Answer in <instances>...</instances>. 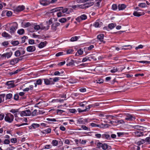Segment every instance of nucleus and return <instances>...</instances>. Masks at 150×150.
I'll return each instance as SVG.
<instances>
[{"label": "nucleus", "mask_w": 150, "mask_h": 150, "mask_svg": "<svg viewBox=\"0 0 150 150\" xmlns=\"http://www.w3.org/2000/svg\"><path fill=\"white\" fill-rule=\"evenodd\" d=\"M96 145L98 148L101 147L104 150H109L111 149L110 146L105 143L102 144L101 142H98L97 143Z\"/></svg>", "instance_id": "1"}, {"label": "nucleus", "mask_w": 150, "mask_h": 150, "mask_svg": "<svg viewBox=\"0 0 150 150\" xmlns=\"http://www.w3.org/2000/svg\"><path fill=\"white\" fill-rule=\"evenodd\" d=\"M14 118V116L11 113H8L6 114L4 117V120L6 122L10 123L13 122Z\"/></svg>", "instance_id": "2"}, {"label": "nucleus", "mask_w": 150, "mask_h": 150, "mask_svg": "<svg viewBox=\"0 0 150 150\" xmlns=\"http://www.w3.org/2000/svg\"><path fill=\"white\" fill-rule=\"evenodd\" d=\"M32 26L34 28V29L36 30H38L40 29L42 30H47L49 29L50 27L49 25H48L46 27L45 26H43L42 25L40 26L39 25H36L35 24L33 25Z\"/></svg>", "instance_id": "3"}, {"label": "nucleus", "mask_w": 150, "mask_h": 150, "mask_svg": "<svg viewBox=\"0 0 150 150\" xmlns=\"http://www.w3.org/2000/svg\"><path fill=\"white\" fill-rule=\"evenodd\" d=\"M18 25L16 23H13V25L10 27L9 32L11 34L14 33L18 28Z\"/></svg>", "instance_id": "4"}, {"label": "nucleus", "mask_w": 150, "mask_h": 150, "mask_svg": "<svg viewBox=\"0 0 150 150\" xmlns=\"http://www.w3.org/2000/svg\"><path fill=\"white\" fill-rule=\"evenodd\" d=\"M20 114L21 117L30 116L31 115V112L29 110H28L21 111Z\"/></svg>", "instance_id": "5"}, {"label": "nucleus", "mask_w": 150, "mask_h": 150, "mask_svg": "<svg viewBox=\"0 0 150 150\" xmlns=\"http://www.w3.org/2000/svg\"><path fill=\"white\" fill-rule=\"evenodd\" d=\"M93 4L94 3L93 2H91L81 5H79V8L82 9L86 8L92 6Z\"/></svg>", "instance_id": "6"}, {"label": "nucleus", "mask_w": 150, "mask_h": 150, "mask_svg": "<svg viewBox=\"0 0 150 150\" xmlns=\"http://www.w3.org/2000/svg\"><path fill=\"white\" fill-rule=\"evenodd\" d=\"M60 23L58 22H56L53 23L51 26V29L53 31H55L57 28V27L59 25Z\"/></svg>", "instance_id": "7"}, {"label": "nucleus", "mask_w": 150, "mask_h": 150, "mask_svg": "<svg viewBox=\"0 0 150 150\" xmlns=\"http://www.w3.org/2000/svg\"><path fill=\"white\" fill-rule=\"evenodd\" d=\"M21 60L18 58H15L12 59L10 62V63L11 65H14L18 62L19 60Z\"/></svg>", "instance_id": "8"}, {"label": "nucleus", "mask_w": 150, "mask_h": 150, "mask_svg": "<svg viewBox=\"0 0 150 150\" xmlns=\"http://www.w3.org/2000/svg\"><path fill=\"white\" fill-rule=\"evenodd\" d=\"M14 81H7L6 82V84L9 86L10 87H14L16 86V85H15L14 83Z\"/></svg>", "instance_id": "9"}, {"label": "nucleus", "mask_w": 150, "mask_h": 150, "mask_svg": "<svg viewBox=\"0 0 150 150\" xmlns=\"http://www.w3.org/2000/svg\"><path fill=\"white\" fill-rule=\"evenodd\" d=\"M67 66H70L74 64L75 61L72 59H68L67 60Z\"/></svg>", "instance_id": "10"}, {"label": "nucleus", "mask_w": 150, "mask_h": 150, "mask_svg": "<svg viewBox=\"0 0 150 150\" xmlns=\"http://www.w3.org/2000/svg\"><path fill=\"white\" fill-rule=\"evenodd\" d=\"M12 55V52H7L2 54L1 56L2 57H4L5 58L7 57V58H10Z\"/></svg>", "instance_id": "11"}, {"label": "nucleus", "mask_w": 150, "mask_h": 150, "mask_svg": "<svg viewBox=\"0 0 150 150\" xmlns=\"http://www.w3.org/2000/svg\"><path fill=\"white\" fill-rule=\"evenodd\" d=\"M133 127L135 129H137L142 130V131H144L145 129H146V128L144 127H142V126L139 125H135L133 126Z\"/></svg>", "instance_id": "12"}, {"label": "nucleus", "mask_w": 150, "mask_h": 150, "mask_svg": "<svg viewBox=\"0 0 150 150\" xmlns=\"http://www.w3.org/2000/svg\"><path fill=\"white\" fill-rule=\"evenodd\" d=\"M25 8V7L23 6H20L17 7L14 9L15 11L20 12L23 10Z\"/></svg>", "instance_id": "13"}, {"label": "nucleus", "mask_w": 150, "mask_h": 150, "mask_svg": "<svg viewBox=\"0 0 150 150\" xmlns=\"http://www.w3.org/2000/svg\"><path fill=\"white\" fill-rule=\"evenodd\" d=\"M87 18V16L85 14H83L80 17H79L76 18V20L78 21H80V20H83L86 19Z\"/></svg>", "instance_id": "14"}, {"label": "nucleus", "mask_w": 150, "mask_h": 150, "mask_svg": "<svg viewBox=\"0 0 150 150\" xmlns=\"http://www.w3.org/2000/svg\"><path fill=\"white\" fill-rule=\"evenodd\" d=\"M26 49L27 51L29 52H32L35 50L36 48L35 46H28L27 48Z\"/></svg>", "instance_id": "15"}, {"label": "nucleus", "mask_w": 150, "mask_h": 150, "mask_svg": "<svg viewBox=\"0 0 150 150\" xmlns=\"http://www.w3.org/2000/svg\"><path fill=\"white\" fill-rule=\"evenodd\" d=\"M145 13L143 12H138L137 11H134L133 13V15L139 17L142 15H144Z\"/></svg>", "instance_id": "16"}, {"label": "nucleus", "mask_w": 150, "mask_h": 150, "mask_svg": "<svg viewBox=\"0 0 150 150\" xmlns=\"http://www.w3.org/2000/svg\"><path fill=\"white\" fill-rule=\"evenodd\" d=\"M133 119H134V117H133V116L129 114H128L126 115V117L125 120H127L132 121Z\"/></svg>", "instance_id": "17"}, {"label": "nucleus", "mask_w": 150, "mask_h": 150, "mask_svg": "<svg viewBox=\"0 0 150 150\" xmlns=\"http://www.w3.org/2000/svg\"><path fill=\"white\" fill-rule=\"evenodd\" d=\"M40 3L43 6H46L49 5L50 2L48 1L42 0L40 1Z\"/></svg>", "instance_id": "18"}, {"label": "nucleus", "mask_w": 150, "mask_h": 150, "mask_svg": "<svg viewBox=\"0 0 150 150\" xmlns=\"http://www.w3.org/2000/svg\"><path fill=\"white\" fill-rule=\"evenodd\" d=\"M135 134V136L136 137H140L143 136L144 135V133L143 132L137 131L134 132Z\"/></svg>", "instance_id": "19"}, {"label": "nucleus", "mask_w": 150, "mask_h": 150, "mask_svg": "<svg viewBox=\"0 0 150 150\" xmlns=\"http://www.w3.org/2000/svg\"><path fill=\"white\" fill-rule=\"evenodd\" d=\"M47 43V42L46 41L41 42L39 44L38 47L40 48H42L46 45Z\"/></svg>", "instance_id": "20"}, {"label": "nucleus", "mask_w": 150, "mask_h": 150, "mask_svg": "<svg viewBox=\"0 0 150 150\" xmlns=\"http://www.w3.org/2000/svg\"><path fill=\"white\" fill-rule=\"evenodd\" d=\"M125 5L124 4H119L118 6V8L119 10H122L124 9L126 7Z\"/></svg>", "instance_id": "21"}, {"label": "nucleus", "mask_w": 150, "mask_h": 150, "mask_svg": "<svg viewBox=\"0 0 150 150\" xmlns=\"http://www.w3.org/2000/svg\"><path fill=\"white\" fill-rule=\"evenodd\" d=\"M104 38L103 34H100L98 35L97 36V38L100 41L103 42L104 43L105 42H103V40Z\"/></svg>", "instance_id": "22"}, {"label": "nucleus", "mask_w": 150, "mask_h": 150, "mask_svg": "<svg viewBox=\"0 0 150 150\" xmlns=\"http://www.w3.org/2000/svg\"><path fill=\"white\" fill-rule=\"evenodd\" d=\"M102 137L106 139H110V135L106 133L103 134L102 135Z\"/></svg>", "instance_id": "23"}, {"label": "nucleus", "mask_w": 150, "mask_h": 150, "mask_svg": "<svg viewBox=\"0 0 150 150\" xmlns=\"http://www.w3.org/2000/svg\"><path fill=\"white\" fill-rule=\"evenodd\" d=\"M63 8L62 7H59V8H54L53 9H52L51 10V13L54 12L56 11H58V10H61V9H63Z\"/></svg>", "instance_id": "24"}, {"label": "nucleus", "mask_w": 150, "mask_h": 150, "mask_svg": "<svg viewBox=\"0 0 150 150\" xmlns=\"http://www.w3.org/2000/svg\"><path fill=\"white\" fill-rule=\"evenodd\" d=\"M101 22H100V23L98 21H96L93 24V25L96 27H99L100 25H101Z\"/></svg>", "instance_id": "25"}, {"label": "nucleus", "mask_w": 150, "mask_h": 150, "mask_svg": "<svg viewBox=\"0 0 150 150\" xmlns=\"http://www.w3.org/2000/svg\"><path fill=\"white\" fill-rule=\"evenodd\" d=\"M116 25L115 24L113 23H110L108 25V28L110 29L113 28Z\"/></svg>", "instance_id": "26"}, {"label": "nucleus", "mask_w": 150, "mask_h": 150, "mask_svg": "<svg viewBox=\"0 0 150 150\" xmlns=\"http://www.w3.org/2000/svg\"><path fill=\"white\" fill-rule=\"evenodd\" d=\"M115 123H117L119 124H124L125 122L123 120H117L115 121Z\"/></svg>", "instance_id": "27"}, {"label": "nucleus", "mask_w": 150, "mask_h": 150, "mask_svg": "<svg viewBox=\"0 0 150 150\" xmlns=\"http://www.w3.org/2000/svg\"><path fill=\"white\" fill-rule=\"evenodd\" d=\"M88 60L91 61V59H93L94 60H96V59L94 58V56L93 55H91L88 56Z\"/></svg>", "instance_id": "28"}, {"label": "nucleus", "mask_w": 150, "mask_h": 150, "mask_svg": "<svg viewBox=\"0 0 150 150\" xmlns=\"http://www.w3.org/2000/svg\"><path fill=\"white\" fill-rule=\"evenodd\" d=\"M78 37L75 36L72 37L70 39V41L71 42L75 41L78 40Z\"/></svg>", "instance_id": "29"}, {"label": "nucleus", "mask_w": 150, "mask_h": 150, "mask_svg": "<svg viewBox=\"0 0 150 150\" xmlns=\"http://www.w3.org/2000/svg\"><path fill=\"white\" fill-rule=\"evenodd\" d=\"M24 32V30L23 29L19 30L17 31V33L19 35L23 34Z\"/></svg>", "instance_id": "30"}, {"label": "nucleus", "mask_w": 150, "mask_h": 150, "mask_svg": "<svg viewBox=\"0 0 150 150\" xmlns=\"http://www.w3.org/2000/svg\"><path fill=\"white\" fill-rule=\"evenodd\" d=\"M2 36L5 37H9L10 35H9L7 33L4 32L2 33Z\"/></svg>", "instance_id": "31"}, {"label": "nucleus", "mask_w": 150, "mask_h": 150, "mask_svg": "<svg viewBox=\"0 0 150 150\" xmlns=\"http://www.w3.org/2000/svg\"><path fill=\"white\" fill-rule=\"evenodd\" d=\"M14 54L16 57H19L21 55V52L19 50H17L15 52Z\"/></svg>", "instance_id": "32"}, {"label": "nucleus", "mask_w": 150, "mask_h": 150, "mask_svg": "<svg viewBox=\"0 0 150 150\" xmlns=\"http://www.w3.org/2000/svg\"><path fill=\"white\" fill-rule=\"evenodd\" d=\"M67 21V19L65 18H62L60 19H59V21L61 23H64Z\"/></svg>", "instance_id": "33"}, {"label": "nucleus", "mask_w": 150, "mask_h": 150, "mask_svg": "<svg viewBox=\"0 0 150 150\" xmlns=\"http://www.w3.org/2000/svg\"><path fill=\"white\" fill-rule=\"evenodd\" d=\"M11 43L14 46H16L19 44V42L18 41H11Z\"/></svg>", "instance_id": "34"}, {"label": "nucleus", "mask_w": 150, "mask_h": 150, "mask_svg": "<svg viewBox=\"0 0 150 150\" xmlns=\"http://www.w3.org/2000/svg\"><path fill=\"white\" fill-rule=\"evenodd\" d=\"M118 69L117 67H114L111 70L110 72L112 73H114L117 72Z\"/></svg>", "instance_id": "35"}, {"label": "nucleus", "mask_w": 150, "mask_h": 150, "mask_svg": "<svg viewBox=\"0 0 150 150\" xmlns=\"http://www.w3.org/2000/svg\"><path fill=\"white\" fill-rule=\"evenodd\" d=\"M12 95L11 93L8 94L6 95V99H10L12 97Z\"/></svg>", "instance_id": "36"}, {"label": "nucleus", "mask_w": 150, "mask_h": 150, "mask_svg": "<svg viewBox=\"0 0 150 150\" xmlns=\"http://www.w3.org/2000/svg\"><path fill=\"white\" fill-rule=\"evenodd\" d=\"M46 85H50L49 79H43Z\"/></svg>", "instance_id": "37"}, {"label": "nucleus", "mask_w": 150, "mask_h": 150, "mask_svg": "<svg viewBox=\"0 0 150 150\" xmlns=\"http://www.w3.org/2000/svg\"><path fill=\"white\" fill-rule=\"evenodd\" d=\"M5 95V94L0 95V103H1L2 102V99L3 100H4Z\"/></svg>", "instance_id": "38"}, {"label": "nucleus", "mask_w": 150, "mask_h": 150, "mask_svg": "<svg viewBox=\"0 0 150 150\" xmlns=\"http://www.w3.org/2000/svg\"><path fill=\"white\" fill-rule=\"evenodd\" d=\"M57 16L58 17L63 16H64V14L61 12H59L57 13Z\"/></svg>", "instance_id": "39"}, {"label": "nucleus", "mask_w": 150, "mask_h": 150, "mask_svg": "<svg viewBox=\"0 0 150 150\" xmlns=\"http://www.w3.org/2000/svg\"><path fill=\"white\" fill-rule=\"evenodd\" d=\"M139 6L142 8L145 7L146 6V4L145 3H141L139 4Z\"/></svg>", "instance_id": "40"}, {"label": "nucleus", "mask_w": 150, "mask_h": 150, "mask_svg": "<svg viewBox=\"0 0 150 150\" xmlns=\"http://www.w3.org/2000/svg\"><path fill=\"white\" fill-rule=\"evenodd\" d=\"M77 52L79 55H82L83 53L82 49H80L77 51Z\"/></svg>", "instance_id": "41"}, {"label": "nucleus", "mask_w": 150, "mask_h": 150, "mask_svg": "<svg viewBox=\"0 0 150 150\" xmlns=\"http://www.w3.org/2000/svg\"><path fill=\"white\" fill-rule=\"evenodd\" d=\"M42 81L41 79H38L36 81V84L39 85H41L42 83Z\"/></svg>", "instance_id": "42"}, {"label": "nucleus", "mask_w": 150, "mask_h": 150, "mask_svg": "<svg viewBox=\"0 0 150 150\" xmlns=\"http://www.w3.org/2000/svg\"><path fill=\"white\" fill-rule=\"evenodd\" d=\"M37 110H35L33 112L31 113L32 116H34L37 115Z\"/></svg>", "instance_id": "43"}, {"label": "nucleus", "mask_w": 150, "mask_h": 150, "mask_svg": "<svg viewBox=\"0 0 150 150\" xmlns=\"http://www.w3.org/2000/svg\"><path fill=\"white\" fill-rule=\"evenodd\" d=\"M32 126L34 128L38 127L39 126V125L37 123H33L32 124Z\"/></svg>", "instance_id": "44"}, {"label": "nucleus", "mask_w": 150, "mask_h": 150, "mask_svg": "<svg viewBox=\"0 0 150 150\" xmlns=\"http://www.w3.org/2000/svg\"><path fill=\"white\" fill-rule=\"evenodd\" d=\"M90 124L93 127H99V125H97L94 123H91Z\"/></svg>", "instance_id": "45"}, {"label": "nucleus", "mask_w": 150, "mask_h": 150, "mask_svg": "<svg viewBox=\"0 0 150 150\" xmlns=\"http://www.w3.org/2000/svg\"><path fill=\"white\" fill-rule=\"evenodd\" d=\"M117 6L116 4H113L112 6V9L114 10H116L117 9Z\"/></svg>", "instance_id": "46"}, {"label": "nucleus", "mask_w": 150, "mask_h": 150, "mask_svg": "<svg viewBox=\"0 0 150 150\" xmlns=\"http://www.w3.org/2000/svg\"><path fill=\"white\" fill-rule=\"evenodd\" d=\"M58 144V142L56 140H54L52 141V144L54 146H56Z\"/></svg>", "instance_id": "47"}, {"label": "nucleus", "mask_w": 150, "mask_h": 150, "mask_svg": "<svg viewBox=\"0 0 150 150\" xmlns=\"http://www.w3.org/2000/svg\"><path fill=\"white\" fill-rule=\"evenodd\" d=\"M31 25V24L29 22L26 23L24 24V27H28L30 26Z\"/></svg>", "instance_id": "48"}, {"label": "nucleus", "mask_w": 150, "mask_h": 150, "mask_svg": "<svg viewBox=\"0 0 150 150\" xmlns=\"http://www.w3.org/2000/svg\"><path fill=\"white\" fill-rule=\"evenodd\" d=\"M18 111V109H12L10 111V112L13 113H15Z\"/></svg>", "instance_id": "49"}, {"label": "nucleus", "mask_w": 150, "mask_h": 150, "mask_svg": "<svg viewBox=\"0 0 150 150\" xmlns=\"http://www.w3.org/2000/svg\"><path fill=\"white\" fill-rule=\"evenodd\" d=\"M53 79L50 78L49 79V81L50 82V85L52 84H54V81H53Z\"/></svg>", "instance_id": "50"}, {"label": "nucleus", "mask_w": 150, "mask_h": 150, "mask_svg": "<svg viewBox=\"0 0 150 150\" xmlns=\"http://www.w3.org/2000/svg\"><path fill=\"white\" fill-rule=\"evenodd\" d=\"M12 13L11 11H8L6 13V15L7 16L9 17L11 16Z\"/></svg>", "instance_id": "51"}, {"label": "nucleus", "mask_w": 150, "mask_h": 150, "mask_svg": "<svg viewBox=\"0 0 150 150\" xmlns=\"http://www.w3.org/2000/svg\"><path fill=\"white\" fill-rule=\"evenodd\" d=\"M138 62L140 63H142L143 64L146 63L149 64L150 63V61H139Z\"/></svg>", "instance_id": "52"}, {"label": "nucleus", "mask_w": 150, "mask_h": 150, "mask_svg": "<svg viewBox=\"0 0 150 150\" xmlns=\"http://www.w3.org/2000/svg\"><path fill=\"white\" fill-rule=\"evenodd\" d=\"M73 51L74 50H73L69 49L67 51V54H71L73 52Z\"/></svg>", "instance_id": "53"}, {"label": "nucleus", "mask_w": 150, "mask_h": 150, "mask_svg": "<svg viewBox=\"0 0 150 150\" xmlns=\"http://www.w3.org/2000/svg\"><path fill=\"white\" fill-rule=\"evenodd\" d=\"M63 52H60L57 53L55 56L56 57H59L61 55H62L63 54Z\"/></svg>", "instance_id": "54"}, {"label": "nucleus", "mask_w": 150, "mask_h": 150, "mask_svg": "<svg viewBox=\"0 0 150 150\" xmlns=\"http://www.w3.org/2000/svg\"><path fill=\"white\" fill-rule=\"evenodd\" d=\"M10 143V141L7 139H5L4 141V144H8Z\"/></svg>", "instance_id": "55"}, {"label": "nucleus", "mask_w": 150, "mask_h": 150, "mask_svg": "<svg viewBox=\"0 0 150 150\" xmlns=\"http://www.w3.org/2000/svg\"><path fill=\"white\" fill-rule=\"evenodd\" d=\"M95 136L98 138H100L101 137H102V135H101L100 134H96L95 135Z\"/></svg>", "instance_id": "56"}, {"label": "nucleus", "mask_w": 150, "mask_h": 150, "mask_svg": "<svg viewBox=\"0 0 150 150\" xmlns=\"http://www.w3.org/2000/svg\"><path fill=\"white\" fill-rule=\"evenodd\" d=\"M81 128L84 130H88V128L85 125H82L81 126Z\"/></svg>", "instance_id": "57"}, {"label": "nucleus", "mask_w": 150, "mask_h": 150, "mask_svg": "<svg viewBox=\"0 0 150 150\" xmlns=\"http://www.w3.org/2000/svg\"><path fill=\"white\" fill-rule=\"evenodd\" d=\"M93 107H94L93 105V104L89 105L88 106V108H86L87 111H88L90 110V108Z\"/></svg>", "instance_id": "58"}, {"label": "nucleus", "mask_w": 150, "mask_h": 150, "mask_svg": "<svg viewBox=\"0 0 150 150\" xmlns=\"http://www.w3.org/2000/svg\"><path fill=\"white\" fill-rule=\"evenodd\" d=\"M69 111L71 113H74L76 111V110L74 109H70Z\"/></svg>", "instance_id": "59"}, {"label": "nucleus", "mask_w": 150, "mask_h": 150, "mask_svg": "<svg viewBox=\"0 0 150 150\" xmlns=\"http://www.w3.org/2000/svg\"><path fill=\"white\" fill-rule=\"evenodd\" d=\"M45 147L46 149H50L51 148L52 146L51 145H46L45 146Z\"/></svg>", "instance_id": "60"}, {"label": "nucleus", "mask_w": 150, "mask_h": 150, "mask_svg": "<svg viewBox=\"0 0 150 150\" xmlns=\"http://www.w3.org/2000/svg\"><path fill=\"white\" fill-rule=\"evenodd\" d=\"M11 142L12 143H15L17 142V139L16 138H12L11 139Z\"/></svg>", "instance_id": "61"}, {"label": "nucleus", "mask_w": 150, "mask_h": 150, "mask_svg": "<svg viewBox=\"0 0 150 150\" xmlns=\"http://www.w3.org/2000/svg\"><path fill=\"white\" fill-rule=\"evenodd\" d=\"M8 44V42L7 41L4 42L2 43V45L4 46H7Z\"/></svg>", "instance_id": "62"}, {"label": "nucleus", "mask_w": 150, "mask_h": 150, "mask_svg": "<svg viewBox=\"0 0 150 150\" xmlns=\"http://www.w3.org/2000/svg\"><path fill=\"white\" fill-rule=\"evenodd\" d=\"M44 131L46 133H49L51 132V129L49 128H48L45 130Z\"/></svg>", "instance_id": "63"}, {"label": "nucleus", "mask_w": 150, "mask_h": 150, "mask_svg": "<svg viewBox=\"0 0 150 150\" xmlns=\"http://www.w3.org/2000/svg\"><path fill=\"white\" fill-rule=\"evenodd\" d=\"M35 41L33 40H30L29 41V43L30 44H34Z\"/></svg>", "instance_id": "64"}]
</instances>
